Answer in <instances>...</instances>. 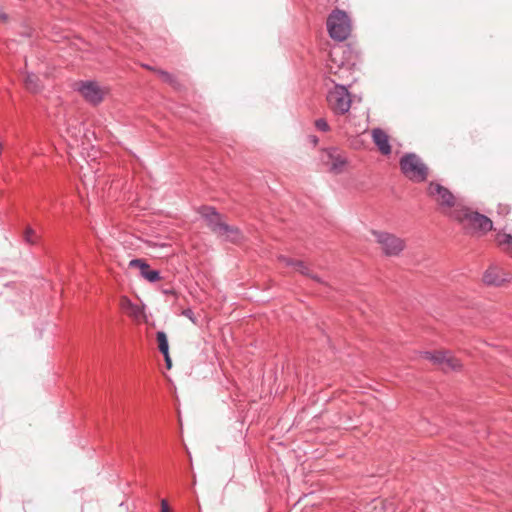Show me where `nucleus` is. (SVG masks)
<instances>
[{
	"label": "nucleus",
	"mask_w": 512,
	"mask_h": 512,
	"mask_svg": "<svg viewBox=\"0 0 512 512\" xmlns=\"http://www.w3.org/2000/svg\"><path fill=\"white\" fill-rule=\"evenodd\" d=\"M450 216L459 222L463 229L470 234L487 233L493 228L490 218L468 208L455 209L451 212Z\"/></svg>",
	"instance_id": "f257e3e1"
},
{
	"label": "nucleus",
	"mask_w": 512,
	"mask_h": 512,
	"mask_svg": "<svg viewBox=\"0 0 512 512\" xmlns=\"http://www.w3.org/2000/svg\"><path fill=\"white\" fill-rule=\"evenodd\" d=\"M331 82L334 83V87L326 96L328 106L335 115H345L351 108V94L345 85L336 84L334 79H331Z\"/></svg>",
	"instance_id": "f03ea898"
},
{
	"label": "nucleus",
	"mask_w": 512,
	"mask_h": 512,
	"mask_svg": "<svg viewBox=\"0 0 512 512\" xmlns=\"http://www.w3.org/2000/svg\"><path fill=\"white\" fill-rule=\"evenodd\" d=\"M402 173L411 181L423 182L428 177V167L415 153H407L400 159Z\"/></svg>",
	"instance_id": "7ed1b4c3"
},
{
	"label": "nucleus",
	"mask_w": 512,
	"mask_h": 512,
	"mask_svg": "<svg viewBox=\"0 0 512 512\" xmlns=\"http://www.w3.org/2000/svg\"><path fill=\"white\" fill-rule=\"evenodd\" d=\"M327 29L332 39L344 41L351 32V22L346 12L336 9L327 19Z\"/></svg>",
	"instance_id": "20e7f679"
},
{
	"label": "nucleus",
	"mask_w": 512,
	"mask_h": 512,
	"mask_svg": "<svg viewBox=\"0 0 512 512\" xmlns=\"http://www.w3.org/2000/svg\"><path fill=\"white\" fill-rule=\"evenodd\" d=\"M373 235L387 256H397L405 247L404 240L393 234L374 231Z\"/></svg>",
	"instance_id": "39448f33"
},
{
	"label": "nucleus",
	"mask_w": 512,
	"mask_h": 512,
	"mask_svg": "<svg viewBox=\"0 0 512 512\" xmlns=\"http://www.w3.org/2000/svg\"><path fill=\"white\" fill-rule=\"evenodd\" d=\"M423 357L440 366V368L445 372L457 370L461 367L459 360L456 359L449 351H426L423 353Z\"/></svg>",
	"instance_id": "423d86ee"
},
{
	"label": "nucleus",
	"mask_w": 512,
	"mask_h": 512,
	"mask_svg": "<svg viewBox=\"0 0 512 512\" xmlns=\"http://www.w3.org/2000/svg\"><path fill=\"white\" fill-rule=\"evenodd\" d=\"M75 89L92 105L101 103L105 94V91L95 81H81L76 84Z\"/></svg>",
	"instance_id": "0eeeda50"
},
{
	"label": "nucleus",
	"mask_w": 512,
	"mask_h": 512,
	"mask_svg": "<svg viewBox=\"0 0 512 512\" xmlns=\"http://www.w3.org/2000/svg\"><path fill=\"white\" fill-rule=\"evenodd\" d=\"M428 195L440 205L441 209H450L455 205V197L451 191L439 183L431 182L428 186Z\"/></svg>",
	"instance_id": "6e6552de"
},
{
	"label": "nucleus",
	"mask_w": 512,
	"mask_h": 512,
	"mask_svg": "<svg viewBox=\"0 0 512 512\" xmlns=\"http://www.w3.org/2000/svg\"><path fill=\"white\" fill-rule=\"evenodd\" d=\"M201 216L207 222V226L215 234H220L223 229H227V224L222 221V216L216 211L214 207L202 206L199 210Z\"/></svg>",
	"instance_id": "1a4fd4ad"
},
{
	"label": "nucleus",
	"mask_w": 512,
	"mask_h": 512,
	"mask_svg": "<svg viewBox=\"0 0 512 512\" xmlns=\"http://www.w3.org/2000/svg\"><path fill=\"white\" fill-rule=\"evenodd\" d=\"M129 266L139 268L140 275L151 283H155L161 279L160 272L150 269V265L143 259H132Z\"/></svg>",
	"instance_id": "9d476101"
},
{
	"label": "nucleus",
	"mask_w": 512,
	"mask_h": 512,
	"mask_svg": "<svg viewBox=\"0 0 512 512\" xmlns=\"http://www.w3.org/2000/svg\"><path fill=\"white\" fill-rule=\"evenodd\" d=\"M278 259L280 262L284 263L286 266L292 267L299 273L308 276L317 282H321V279L318 276L310 273L308 266L303 261L294 260L284 255H280Z\"/></svg>",
	"instance_id": "9b49d317"
},
{
	"label": "nucleus",
	"mask_w": 512,
	"mask_h": 512,
	"mask_svg": "<svg viewBox=\"0 0 512 512\" xmlns=\"http://www.w3.org/2000/svg\"><path fill=\"white\" fill-rule=\"evenodd\" d=\"M372 139L379 151L383 155H389L391 153V146L389 144V137L385 131L380 128L372 130Z\"/></svg>",
	"instance_id": "f8f14e48"
},
{
	"label": "nucleus",
	"mask_w": 512,
	"mask_h": 512,
	"mask_svg": "<svg viewBox=\"0 0 512 512\" xmlns=\"http://www.w3.org/2000/svg\"><path fill=\"white\" fill-rule=\"evenodd\" d=\"M506 280L507 278L502 275L501 271L497 267L488 268L483 275V281L487 285L500 286Z\"/></svg>",
	"instance_id": "ddd939ff"
},
{
	"label": "nucleus",
	"mask_w": 512,
	"mask_h": 512,
	"mask_svg": "<svg viewBox=\"0 0 512 512\" xmlns=\"http://www.w3.org/2000/svg\"><path fill=\"white\" fill-rule=\"evenodd\" d=\"M328 157L330 160V170L335 173L342 172L343 168L347 163L346 158L340 153H338L336 150L330 151L328 153Z\"/></svg>",
	"instance_id": "4468645a"
},
{
	"label": "nucleus",
	"mask_w": 512,
	"mask_h": 512,
	"mask_svg": "<svg viewBox=\"0 0 512 512\" xmlns=\"http://www.w3.org/2000/svg\"><path fill=\"white\" fill-rule=\"evenodd\" d=\"M218 236L232 243H238L243 239L242 232L237 227L228 224L227 229H223Z\"/></svg>",
	"instance_id": "2eb2a0df"
},
{
	"label": "nucleus",
	"mask_w": 512,
	"mask_h": 512,
	"mask_svg": "<svg viewBox=\"0 0 512 512\" xmlns=\"http://www.w3.org/2000/svg\"><path fill=\"white\" fill-rule=\"evenodd\" d=\"M122 307L124 310H126L129 316L133 317L134 319H139L144 314V309L139 305L132 303L128 298L122 299Z\"/></svg>",
	"instance_id": "dca6fc26"
},
{
	"label": "nucleus",
	"mask_w": 512,
	"mask_h": 512,
	"mask_svg": "<svg viewBox=\"0 0 512 512\" xmlns=\"http://www.w3.org/2000/svg\"><path fill=\"white\" fill-rule=\"evenodd\" d=\"M498 245L512 256V235L506 233H498L496 235Z\"/></svg>",
	"instance_id": "f3484780"
},
{
	"label": "nucleus",
	"mask_w": 512,
	"mask_h": 512,
	"mask_svg": "<svg viewBox=\"0 0 512 512\" xmlns=\"http://www.w3.org/2000/svg\"><path fill=\"white\" fill-rule=\"evenodd\" d=\"M24 83L26 89L33 93L38 92L41 88L39 77L32 73L26 75Z\"/></svg>",
	"instance_id": "a211bd4d"
},
{
	"label": "nucleus",
	"mask_w": 512,
	"mask_h": 512,
	"mask_svg": "<svg viewBox=\"0 0 512 512\" xmlns=\"http://www.w3.org/2000/svg\"><path fill=\"white\" fill-rule=\"evenodd\" d=\"M156 338L158 342L159 351L162 354H167V352H169V344L166 333L164 331H158L156 334Z\"/></svg>",
	"instance_id": "6ab92c4d"
},
{
	"label": "nucleus",
	"mask_w": 512,
	"mask_h": 512,
	"mask_svg": "<svg viewBox=\"0 0 512 512\" xmlns=\"http://www.w3.org/2000/svg\"><path fill=\"white\" fill-rule=\"evenodd\" d=\"M327 70H328V73L331 75H335V76L338 75V79L343 78L342 73L348 72V68L345 67L344 65H338L337 67H335L333 64H329V63L327 64Z\"/></svg>",
	"instance_id": "aec40b11"
},
{
	"label": "nucleus",
	"mask_w": 512,
	"mask_h": 512,
	"mask_svg": "<svg viewBox=\"0 0 512 512\" xmlns=\"http://www.w3.org/2000/svg\"><path fill=\"white\" fill-rule=\"evenodd\" d=\"M158 74L164 82H167L171 85L175 84V77L172 74L163 70H158Z\"/></svg>",
	"instance_id": "412c9836"
},
{
	"label": "nucleus",
	"mask_w": 512,
	"mask_h": 512,
	"mask_svg": "<svg viewBox=\"0 0 512 512\" xmlns=\"http://www.w3.org/2000/svg\"><path fill=\"white\" fill-rule=\"evenodd\" d=\"M315 126L318 130L322 132H328L330 130V126L327 121L323 118L317 119L315 122Z\"/></svg>",
	"instance_id": "4be33fe9"
},
{
	"label": "nucleus",
	"mask_w": 512,
	"mask_h": 512,
	"mask_svg": "<svg viewBox=\"0 0 512 512\" xmlns=\"http://www.w3.org/2000/svg\"><path fill=\"white\" fill-rule=\"evenodd\" d=\"M182 315L190 319L193 323H196L194 312L190 308L184 309Z\"/></svg>",
	"instance_id": "5701e85b"
},
{
	"label": "nucleus",
	"mask_w": 512,
	"mask_h": 512,
	"mask_svg": "<svg viewBox=\"0 0 512 512\" xmlns=\"http://www.w3.org/2000/svg\"><path fill=\"white\" fill-rule=\"evenodd\" d=\"M34 235V231L32 229H27L25 232V241L28 243H33L32 236Z\"/></svg>",
	"instance_id": "b1692460"
},
{
	"label": "nucleus",
	"mask_w": 512,
	"mask_h": 512,
	"mask_svg": "<svg viewBox=\"0 0 512 512\" xmlns=\"http://www.w3.org/2000/svg\"><path fill=\"white\" fill-rule=\"evenodd\" d=\"M498 213L503 214V215L508 214L509 213V207L507 205L500 204L499 205Z\"/></svg>",
	"instance_id": "393cba45"
},
{
	"label": "nucleus",
	"mask_w": 512,
	"mask_h": 512,
	"mask_svg": "<svg viewBox=\"0 0 512 512\" xmlns=\"http://www.w3.org/2000/svg\"><path fill=\"white\" fill-rule=\"evenodd\" d=\"M161 512H170L168 503L165 499L161 501Z\"/></svg>",
	"instance_id": "a878e982"
},
{
	"label": "nucleus",
	"mask_w": 512,
	"mask_h": 512,
	"mask_svg": "<svg viewBox=\"0 0 512 512\" xmlns=\"http://www.w3.org/2000/svg\"><path fill=\"white\" fill-rule=\"evenodd\" d=\"M164 358H165V362H166V365L168 368H171V359H170V356H169V352H167V354H163Z\"/></svg>",
	"instance_id": "bb28decb"
},
{
	"label": "nucleus",
	"mask_w": 512,
	"mask_h": 512,
	"mask_svg": "<svg viewBox=\"0 0 512 512\" xmlns=\"http://www.w3.org/2000/svg\"><path fill=\"white\" fill-rule=\"evenodd\" d=\"M7 19H8L7 14H5V13L0 14V21L5 22V21H7Z\"/></svg>",
	"instance_id": "cd10ccee"
},
{
	"label": "nucleus",
	"mask_w": 512,
	"mask_h": 512,
	"mask_svg": "<svg viewBox=\"0 0 512 512\" xmlns=\"http://www.w3.org/2000/svg\"><path fill=\"white\" fill-rule=\"evenodd\" d=\"M163 293L164 294H174V290L173 289H166V290H163Z\"/></svg>",
	"instance_id": "c85d7f7f"
}]
</instances>
